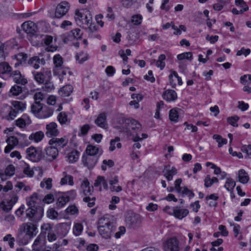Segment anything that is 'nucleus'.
Wrapping results in <instances>:
<instances>
[{"mask_svg": "<svg viewBox=\"0 0 251 251\" xmlns=\"http://www.w3.org/2000/svg\"><path fill=\"white\" fill-rule=\"evenodd\" d=\"M7 146L4 149V152L7 153L10 152L19 143L18 139L15 136H10L6 140Z\"/></svg>", "mask_w": 251, "mask_h": 251, "instance_id": "obj_25", "label": "nucleus"}, {"mask_svg": "<svg viewBox=\"0 0 251 251\" xmlns=\"http://www.w3.org/2000/svg\"><path fill=\"white\" fill-rule=\"evenodd\" d=\"M7 44L0 42V61L5 59V56L7 54Z\"/></svg>", "mask_w": 251, "mask_h": 251, "instance_id": "obj_40", "label": "nucleus"}, {"mask_svg": "<svg viewBox=\"0 0 251 251\" xmlns=\"http://www.w3.org/2000/svg\"><path fill=\"white\" fill-rule=\"evenodd\" d=\"M32 123L29 116L26 114H24L22 116L15 121V124L21 129H25Z\"/></svg>", "mask_w": 251, "mask_h": 251, "instance_id": "obj_14", "label": "nucleus"}, {"mask_svg": "<svg viewBox=\"0 0 251 251\" xmlns=\"http://www.w3.org/2000/svg\"><path fill=\"white\" fill-rule=\"evenodd\" d=\"M27 54L23 52L18 53L13 57V59L17 60V61H19L21 63L25 61L27 59Z\"/></svg>", "mask_w": 251, "mask_h": 251, "instance_id": "obj_57", "label": "nucleus"}, {"mask_svg": "<svg viewBox=\"0 0 251 251\" xmlns=\"http://www.w3.org/2000/svg\"><path fill=\"white\" fill-rule=\"evenodd\" d=\"M218 179L215 177L211 178L209 176H207L204 179V186L206 187H209L214 183H217Z\"/></svg>", "mask_w": 251, "mask_h": 251, "instance_id": "obj_49", "label": "nucleus"}, {"mask_svg": "<svg viewBox=\"0 0 251 251\" xmlns=\"http://www.w3.org/2000/svg\"><path fill=\"white\" fill-rule=\"evenodd\" d=\"M63 194L69 199V201L75 199L76 195V191L74 190H70Z\"/></svg>", "mask_w": 251, "mask_h": 251, "instance_id": "obj_64", "label": "nucleus"}, {"mask_svg": "<svg viewBox=\"0 0 251 251\" xmlns=\"http://www.w3.org/2000/svg\"><path fill=\"white\" fill-rule=\"evenodd\" d=\"M73 91V87L71 85H66L62 87L59 91V94L61 97L69 96Z\"/></svg>", "mask_w": 251, "mask_h": 251, "instance_id": "obj_32", "label": "nucleus"}, {"mask_svg": "<svg viewBox=\"0 0 251 251\" xmlns=\"http://www.w3.org/2000/svg\"><path fill=\"white\" fill-rule=\"evenodd\" d=\"M120 139L119 137H115V139H112L110 142V147L109 150L110 151H113L116 149V147L118 149H120L122 147V145L120 143Z\"/></svg>", "mask_w": 251, "mask_h": 251, "instance_id": "obj_36", "label": "nucleus"}, {"mask_svg": "<svg viewBox=\"0 0 251 251\" xmlns=\"http://www.w3.org/2000/svg\"><path fill=\"white\" fill-rule=\"evenodd\" d=\"M57 118L61 125L66 124L69 122L68 113L64 111L60 112Z\"/></svg>", "mask_w": 251, "mask_h": 251, "instance_id": "obj_37", "label": "nucleus"}, {"mask_svg": "<svg viewBox=\"0 0 251 251\" xmlns=\"http://www.w3.org/2000/svg\"><path fill=\"white\" fill-rule=\"evenodd\" d=\"M10 78H11L17 84L24 85L27 83V80L25 76L22 74L19 71H13Z\"/></svg>", "mask_w": 251, "mask_h": 251, "instance_id": "obj_18", "label": "nucleus"}, {"mask_svg": "<svg viewBox=\"0 0 251 251\" xmlns=\"http://www.w3.org/2000/svg\"><path fill=\"white\" fill-rule=\"evenodd\" d=\"M79 156V152L76 150H73L68 154L67 157L69 162L74 163L77 160Z\"/></svg>", "mask_w": 251, "mask_h": 251, "instance_id": "obj_38", "label": "nucleus"}, {"mask_svg": "<svg viewBox=\"0 0 251 251\" xmlns=\"http://www.w3.org/2000/svg\"><path fill=\"white\" fill-rule=\"evenodd\" d=\"M69 201V199L63 194L61 196H59L56 201V206L58 208H61L63 207Z\"/></svg>", "mask_w": 251, "mask_h": 251, "instance_id": "obj_39", "label": "nucleus"}, {"mask_svg": "<svg viewBox=\"0 0 251 251\" xmlns=\"http://www.w3.org/2000/svg\"><path fill=\"white\" fill-rule=\"evenodd\" d=\"M53 42V37L49 35H45L42 36V42L47 47L46 50L48 51L53 52L57 49V47L52 44Z\"/></svg>", "mask_w": 251, "mask_h": 251, "instance_id": "obj_19", "label": "nucleus"}, {"mask_svg": "<svg viewBox=\"0 0 251 251\" xmlns=\"http://www.w3.org/2000/svg\"><path fill=\"white\" fill-rule=\"evenodd\" d=\"M240 83L243 85H250L251 84V75H244L240 77Z\"/></svg>", "mask_w": 251, "mask_h": 251, "instance_id": "obj_51", "label": "nucleus"}, {"mask_svg": "<svg viewBox=\"0 0 251 251\" xmlns=\"http://www.w3.org/2000/svg\"><path fill=\"white\" fill-rule=\"evenodd\" d=\"M75 19L76 24L83 28H89L92 24V16L90 12L87 9L76 10Z\"/></svg>", "mask_w": 251, "mask_h": 251, "instance_id": "obj_4", "label": "nucleus"}, {"mask_svg": "<svg viewBox=\"0 0 251 251\" xmlns=\"http://www.w3.org/2000/svg\"><path fill=\"white\" fill-rule=\"evenodd\" d=\"M162 97L167 101H173L177 99V94L173 90H167L163 93Z\"/></svg>", "mask_w": 251, "mask_h": 251, "instance_id": "obj_30", "label": "nucleus"}, {"mask_svg": "<svg viewBox=\"0 0 251 251\" xmlns=\"http://www.w3.org/2000/svg\"><path fill=\"white\" fill-rule=\"evenodd\" d=\"M44 137V134L41 131H37L34 133H31L28 138L30 140L32 141L35 143L40 142Z\"/></svg>", "mask_w": 251, "mask_h": 251, "instance_id": "obj_33", "label": "nucleus"}, {"mask_svg": "<svg viewBox=\"0 0 251 251\" xmlns=\"http://www.w3.org/2000/svg\"><path fill=\"white\" fill-rule=\"evenodd\" d=\"M65 211L68 214L75 215L78 214V209L75 205H71L66 208Z\"/></svg>", "mask_w": 251, "mask_h": 251, "instance_id": "obj_56", "label": "nucleus"}, {"mask_svg": "<svg viewBox=\"0 0 251 251\" xmlns=\"http://www.w3.org/2000/svg\"><path fill=\"white\" fill-rule=\"evenodd\" d=\"M107 115L104 112H102L98 115L97 118L95 120V123L100 127L103 129L107 128Z\"/></svg>", "mask_w": 251, "mask_h": 251, "instance_id": "obj_22", "label": "nucleus"}, {"mask_svg": "<svg viewBox=\"0 0 251 251\" xmlns=\"http://www.w3.org/2000/svg\"><path fill=\"white\" fill-rule=\"evenodd\" d=\"M26 157L34 162H39L42 158V151L34 147H30L26 150Z\"/></svg>", "mask_w": 251, "mask_h": 251, "instance_id": "obj_8", "label": "nucleus"}, {"mask_svg": "<svg viewBox=\"0 0 251 251\" xmlns=\"http://www.w3.org/2000/svg\"><path fill=\"white\" fill-rule=\"evenodd\" d=\"M239 117L236 116L230 117H228L227 119V121L230 125H231L233 126L237 127L238 126V124H237V122L239 120Z\"/></svg>", "mask_w": 251, "mask_h": 251, "instance_id": "obj_61", "label": "nucleus"}, {"mask_svg": "<svg viewBox=\"0 0 251 251\" xmlns=\"http://www.w3.org/2000/svg\"><path fill=\"white\" fill-rule=\"evenodd\" d=\"M179 241L176 237L168 238L163 244L164 251H179Z\"/></svg>", "mask_w": 251, "mask_h": 251, "instance_id": "obj_9", "label": "nucleus"}, {"mask_svg": "<svg viewBox=\"0 0 251 251\" xmlns=\"http://www.w3.org/2000/svg\"><path fill=\"white\" fill-rule=\"evenodd\" d=\"M41 232L39 235H42L44 239H46V234L53 231V226L49 223L44 224L41 227Z\"/></svg>", "mask_w": 251, "mask_h": 251, "instance_id": "obj_31", "label": "nucleus"}, {"mask_svg": "<svg viewBox=\"0 0 251 251\" xmlns=\"http://www.w3.org/2000/svg\"><path fill=\"white\" fill-rule=\"evenodd\" d=\"M81 190L84 195L89 196L91 195L93 192V187L90 186V183L87 179L84 180L81 184Z\"/></svg>", "mask_w": 251, "mask_h": 251, "instance_id": "obj_27", "label": "nucleus"}, {"mask_svg": "<svg viewBox=\"0 0 251 251\" xmlns=\"http://www.w3.org/2000/svg\"><path fill=\"white\" fill-rule=\"evenodd\" d=\"M68 184L71 186L74 185L73 177L70 175H65L61 179L60 184L61 185Z\"/></svg>", "mask_w": 251, "mask_h": 251, "instance_id": "obj_42", "label": "nucleus"}, {"mask_svg": "<svg viewBox=\"0 0 251 251\" xmlns=\"http://www.w3.org/2000/svg\"><path fill=\"white\" fill-rule=\"evenodd\" d=\"M83 200L87 203L88 206L92 207L95 205L96 198L95 197L90 198L89 196H86L83 198Z\"/></svg>", "mask_w": 251, "mask_h": 251, "instance_id": "obj_60", "label": "nucleus"}, {"mask_svg": "<svg viewBox=\"0 0 251 251\" xmlns=\"http://www.w3.org/2000/svg\"><path fill=\"white\" fill-rule=\"evenodd\" d=\"M3 241L4 242H7L8 245L11 248H14L15 238L12 236L10 234H8L3 237Z\"/></svg>", "mask_w": 251, "mask_h": 251, "instance_id": "obj_53", "label": "nucleus"}, {"mask_svg": "<svg viewBox=\"0 0 251 251\" xmlns=\"http://www.w3.org/2000/svg\"><path fill=\"white\" fill-rule=\"evenodd\" d=\"M57 125L54 122H51L46 125V134L48 137L57 136L58 135L59 131L57 129Z\"/></svg>", "mask_w": 251, "mask_h": 251, "instance_id": "obj_23", "label": "nucleus"}, {"mask_svg": "<svg viewBox=\"0 0 251 251\" xmlns=\"http://www.w3.org/2000/svg\"><path fill=\"white\" fill-rule=\"evenodd\" d=\"M192 58V54L191 52H186L177 55V58L179 60L184 59H191Z\"/></svg>", "mask_w": 251, "mask_h": 251, "instance_id": "obj_58", "label": "nucleus"}, {"mask_svg": "<svg viewBox=\"0 0 251 251\" xmlns=\"http://www.w3.org/2000/svg\"><path fill=\"white\" fill-rule=\"evenodd\" d=\"M37 232L36 225L31 223H23L18 229V239L22 244L26 245Z\"/></svg>", "mask_w": 251, "mask_h": 251, "instance_id": "obj_2", "label": "nucleus"}, {"mask_svg": "<svg viewBox=\"0 0 251 251\" xmlns=\"http://www.w3.org/2000/svg\"><path fill=\"white\" fill-rule=\"evenodd\" d=\"M143 20V17L140 14L134 15L131 17V22L135 25H140Z\"/></svg>", "mask_w": 251, "mask_h": 251, "instance_id": "obj_50", "label": "nucleus"}, {"mask_svg": "<svg viewBox=\"0 0 251 251\" xmlns=\"http://www.w3.org/2000/svg\"><path fill=\"white\" fill-rule=\"evenodd\" d=\"M18 200V197L16 193H13L11 198L5 200L0 199V211L5 212H9L17 203Z\"/></svg>", "mask_w": 251, "mask_h": 251, "instance_id": "obj_6", "label": "nucleus"}, {"mask_svg": "<svg viewBox=\"0 0 251 251\" xmlns=\"http://www.w3.org/2000/svg\"><path fill=\"white\" fill-rule=\"evenodd\" d=\"M32 73L34 79L39 84L48 82L51 77V72L48 69H43L40 72L34 71Z\"/></svg>", "mask_w": 251, "mask_h": 251, "instance_id": "obj_7", "label": "nucleus"}, {"mask_svg": "<svg viewBox=\"0 0 251 251\" xmlns=\"http://www.w3.org/2000/svg\"><path fill=\"white\" fill-rule=\"evenodd\" d=\"M123 126L124 131L129 135L140 132L142 128L141 124L137 121L133 119L125 120Z\"/></svg>", "mask_w": 251, "mask_h": 251, "instance_id": "obj_5", "label": "nucleus"}, {"mask_svg": "<svg viewBox=\"0 0 251 251\" xmlns=\"http://www.w3.org/2000/svg\"><path fill=\"white\" fill-rule=\"evenodd\" d=\"M53 60L55 66L54 71L57 72V70H59V68L62 67L63 58L59 54H56L54 56Z\"/></svg>", "mask_w": 251, "mask_h": 251, "instance_id": "obj_34", "label": "nucleus"}, {"mask_svg": "<svg viewBox=\"0 0 251 251\" xmlns=\"http://www.w3.org/2000/svg\"><path fill=\"white\" fill-rule=\"evenodd\" d=\"M43 105V104L41 103L39 101H35L31 105V111L35 115V117H37Z\"/></svg>", "mask_w": 251, "mask_h": 251, "instance_id": "obj_35", "label": "nucleus"}, {"mask_svg": "<svg viewBox=\"0 0 251 251\" xmlns=\"http://www.w3.org/2000/svg\"><path fill=\"white\" fill-rule=\"evenodd\" d=\"M126 231V227L124 226H121L118 228V230L117 231L115 234L114 237L116 239L120 238L121 236L125 234Z\"/></svg>", "mask_w": 251, "mask_h": 251, "instance_id": "obj_63", "label": "nucleus"}, {"mask_svg": "<svg viewBox=\"0 0 251 251\" xmlns=\"http://www.w3.org/2000/svg\"><path fill=\"white\" fill-rule=\"evenodd\" d=\"M4 221L10 226H12L15 224V218L14 216L11 214H7L4 217Z\"/></svg>", "mask_w": 251, "mask_h": 251, "instance_id": "obj_62", "label": "nucleus"}, {"mask_svg": "<svg viewBox=\"0 0 251 251\" xmlns=\"http://www.w3.org/2000/svg\"><path fill=\"white\" fill-rule=\"evenodd\" d=\"M23 30L30 35H34L37 31V27L35 24L30 21L24 22L22 25Z\"/></svg>", "mask_w": 251, "mask_h": 251, "instance_id": "obj_16", "label": "nucleus"}, {"mask_svg": "<svg viewBox=\"0 0 251 251\" xmlns=\"http://www.w3.org/2000/svg\"><path fill=\"white\" fill-rule=\"evenodd\" d=\"M178 193L182 194V195H186L189 197L190 199L193 198L194 196V193L188 189L187 187H183Z\"/></svg>", "mask_w": 251, "mask_h": 251, "instance_id": "obj_55", "label": "nucleus"}, {"mask_svg": "<svg viewBox=\"0 0 251 251\" xmlns=\"http://www.w3.org/2000/svg\"><path fill=\"white\" fill-rule=\"evenodd\" d=\"M69 8L68 2L62 1L56 7L55 12V17L57 18H60L65 15L68 12Z\"/></svg>", "mask_w": 251, "mask_h": 251, "instance_id": "obj_17", "label": "nucleus"}, {"mask_svg": "<svg viewBox=\"0 0 251 251\" xmlns=\"http://www.w3.org/2000/svg\"><path fill=\"white\" fill-rule=\"evenodd\" d=\"M169 81L172 86L174 88L176 87L177 83L179 85L182 84L181 78L178 75L177 73L175 71H171L169 75Z\"/></svg>", "mask_w": 251, "mask_h": 251, "instance_id": "obj_28", "label": "nucleus"}, {"mask_svg": "<svg viewBox=\"0 0 251 251\" xmlns=\"http://www.w3.org/2000/svg\"><path fill=\"white\" fill-rule=\"evenodd\" d=\"M45 151L46 157L50 161L55 159L58 154V149L52 146L47 147Z\"/></svg>", "mask_w": 251, "mask_h": 251, "instance_id": "obj_21", "label": "nucleus"}, {"mask_svg": "<svg viewBox=\"0 0 251 251\" xmlns=\"http://www.w3.org/2000/svg\"><path fill=\"white\" fill-rule=\"evenodd\" d=\"M22 92V87L17 85H14V86H13L10 90V93L13 96H18L19 94H20Z\"/></svg>", "mask_w": 251, "mask_h": 251, "instance_id": "obj_54", "label": "nucleus"}, {"mask_svg": "<svg viewBox=\"0 0 251 251\" xmlns=\"http://www.w3.org/2000/svg\"><path fill=\"white\" fill-rule=\"evenodd\" d=\"M169 119L172 122L176 123L178 121V113L176 109L173 108L169 111Z\"/></svg>", "mask_w": 251, "mask_h": 251, "instance_id": "obj_44", "label": "nucleus"}, {"mask_svg": "<svg viewBox=\"0 0 251 251\" xmlns=\"http://www.w3.org/2000/svg\"><path fill=\"white\" fill-rule=\"evenodd\" d=\"M114 165V162L112 160H103L101 166V169L103 171H105L107 169L112 167Z\"/></svg>", "mask_w": 251, "mask_h": 251, "instance_id": "obj_47", "label": "nucleus"}, {"mask_svg": "<svg viewBox=\"0 0 251 251\" xmlns=\"http://www.w3.org/2000/svg\"><path fill=\"white\" fill-rule=\"evenodd\" d=\"M26 109V104L23 101L14 100L11 102V105H4L1 110L3 118L7 121L14 120L19 113Z\"/></svg>", "mask_w": 251, "mask_h": 251, "instance_id": "obj_3", "label": "nucleus"}, {"mask_svg": "<svg viewBox=\"0 0 251 251\" xmlns=\"http://www.w3.org/2000/svg\"><path fill=\"white\" fill-rule=\"evenodd\" d=\"M52 179L50 178H45L40 183V186L42 188L45 187L47 189L49 190L51 189L52 187Z\"/></svg>", "mask_w": 251, "mask_h": 251, "instance_id": "obj_52", "label": "nucleus"}, {"mask_svg": "<svg viewBox=\"0 0 251 251\" xmlns=\"http://www.w3.org/2000/svg\"><path fill=\"white\" fill-rule=\"evenodd\" d=\"M52 114L53 110L44 104L36 117L39 119H45L50 117Z\"/></svg>", "mask_w": 251, "mask_h": 251, "instance_id": "obj_26", "label": "nucleus"}, {"mask_svg": "<svg viewBox=\"0 0 251 251\" xmlns=\"http://www.w3.org/2000/svg\"><path fill=\"white\" fill-rule=\"evenodd\" d=\"M12 72V68L8 63L6 62L0 63V77L8 79L10 78Z\"/></svg>", "mask_w": 251, "mask_h": 251, "instance_id": "obj_13", "label": "nucleus"}, {"mask_svg": "<svg viewBox=\"0 0 251 251\" xmlns=\"http://www.w3.org/2000/svg\"><path fill=\"white\" fill-rule=\"evenodd\" d=\"M98 231L100 235L105 239L111 238L112 233L116 229V221L114 217L110 215H105L98 221Z\"/></svg>", "mask_w": 251, "mask_h": 251, "instance_id": "obj_1", "label": "nucleus"}, {"mask_svg": "<svg viewBox=\"0 0 251 251\" xmlns=\"http://www.w3.org/2000/svg\"><path fill=\"white\" fill-rule=\"evenodd\" d=\"M46 239L42 235H38L32 246V251H50L45 249Z\"/></svg>", "mask_w": 251, "mask_h": 251, "instance_id": "obj_10", "label": "nucleus"}, {"mask_svg": "<svg viewBox=\"0 0 251 251\" xmlns=\"http://www.w3.org/2000/svg\"><path fill=\"white\" fill-rule=\"evenodd\" d=\"M213 138L218 143V147L219 148H221L224 145H226L227 144V139L226 138H222V137L219 135L214 134L213 136Z\"/></svg>", "mask_w": 251, "mask_h": 251, "instance_id": "obj_48", "label": "nucleus"}, {"mask_svg": "<svg viewBox=\"0 0 251 251\" xmlns=\"http://www.w3.org/2000/svg\"><path fill=\"white\" fill-rule=\"evenodd\" d=\"M87 156H98L99 157L102 154L103 151L101 148L92 145H88L85 150Z\"/></svg>", "mask_w": 251, "mask_h": 251, "instance_id": "obj_20", "label": "nucleus"}, {"mask_svg": "<svg viewBox=\"0 0 251 251\" xmlns=\"http://www.w3.org/2000/svg\"><path fill=\"white\" fill-rule=\"evenodd\" d=\"M38 200L37 195L35 193L26 199L27 204L29 207H35Z\"/></svg>", "mask_w": 251, "mask_h": 251, "instance_id": "obj_45", "label": "nucleus"}, {"mask_svg": "<svg viewBox=\"0 0 251 251\" xmlns=\"http://www.w3.org/2000/svg\"><path fill=\"white\" fill-rule=\"evenodd\" d=\"M236 183L234 180L230 178H227L224 187L228 191H232L235 186Z\"/></svg>", "mask_w": 251, "mask_h": 251, "instance_id": "obj_46", "label": "nucleus"}, {"mask_svg": "<svg viewBox=\"0 0 251 251\" xmlns=\"http://www.w3.org/2000/svg\"><path fill=\"white\" fill-rule=\"evenodd\" d=\"M68 142V140L66 137L56 138L54 137L50 140L49 144L50 145L55 147L56 148L61 149L65 147Z\"/></svg>", "mask_w": 251, "mask_h": 251, "instance_id": "obj_15", "label": "nucleus"}, {"mask_svg": "<svg viewBox=\"0 0 251 251\" xmlns=\"http://www.w3.org/2000/svg\"><path fill=\"white\" fill-rule=\"evenodd\" d=\"M235 3L236 6H240L241 8V9L244 11H247L249 10L248 5L243 0H235Z\"/></svg>", "mask_w": 251, "mask_h": 251, "instance_id": "obj_59", "label": "nucleus"}, {"mask_svg": "<svg viewBox=\"0 0 251 251\" xmlns=\"http://www.w3.org/2000/svg\"><path fill=\"white\" fill-rule=\"evenodd\" d=\"M45 63V61L44 58H40L36 56L30 58L28 61V65L35 69H39L40 65H44Z\"/></svg>", "mask_w": 251, "mask_h": 251, "instance_id": "obj_24", "label": "nucleus"}, {"mask_svg": "<svg viewBox=\"0 0 251 251\" xmlns=\"http://www.w3.org/2000/svg\"><path fill=\"white\" fill-rule=\"evenodd\" d=\"M173 213L176 218L182 219L188 214L189 211L186 209H180L178 207H175L173 209Z\"/></svg>", "mask_w": 251, "mask_h": 251, "instance_id": "obj_29", "label": "nucleus"}, {"mask_svg": "<svg viewBox=\"0 0 251 251\" xmlns=\"http://www.w3.org/2000/svg\"><path fill=\"white\" fill-rule=\"evenodd\" d=\"M166 56L165 54H161L159 56L157 61L155 62V65L160 70H163L165 66V60Z\"/></svg>", "mask_w": 251, "mask_h": 251, "instance_id": "obj_43", "label": "nucleus"}, {"mask_svg": "<svg viewBox=\"0 0 251 251\" xmlns=\"http://www.w3.org/2000/svg\"><path fill=\"white\" fill-rule=\"evenodd\" d=\"M99 160L98 156H87L83 155L82 158V161L83 165L87 167L89 170H92Z\"/></svg>", "mask_w": 251, "mask_h": 251, "instance_id": "obj_12", "label": "nucleus"}, {"mask_svg": "<svg viewBox=\"0 0 251 251\" xmlns=\"http://www.w3.org/2000/svg\"><path fill=\"white\" fill-rule=\"evenodd\" d=\"M126 222L130 228H135L141 226L142 218L139 215L134 214L127 217Z\"/></svg>", "mask_w": 251, "mask_h": 251, "instance_id": "obj_11", "label": "nucleus"}, {"mask_svg": "<svg viewBox=\"0 0 251 251\" xmlns=\"http://www.w3.org/2000/svg\"><path fill=\"white\" fill-rule=\"evenodd\" d=\"M83 229V226L79 223H75L73 227V233L76 236L80 235Z\"/></svg>", "mask_w": 251, "mask_h": 251, "instance_id": "obj_41", "label": "nucleus"}]
</instances>
